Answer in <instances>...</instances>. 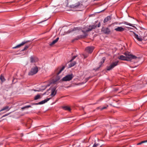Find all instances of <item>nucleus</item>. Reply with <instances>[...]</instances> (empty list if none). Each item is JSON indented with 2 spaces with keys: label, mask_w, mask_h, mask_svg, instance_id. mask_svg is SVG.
Returning a JSON list of instances; mask_svg holds the SVG:
<instances>
[{
  "label": "nucleus",
  "mask_w": 147,
  "mask_h": 147,
  "mask_svg": "<svg viewBox=\"0 0 147 147\" xmlns=\"http://www.w3.org/2000/svg\"><path fill=\"white\" fill-rule=\"evenodd\" d=\"M82 5V4H81L79 2H78L74 4L70 5L69 7L73 8V11H80V8Z\"/></svg>",
  "instance_id": "1"
},
{
  "label": "nucleus",
  "mask_w": 147,
  "mask_h": 147,
  "mask_svg": "<svg viewBox=\"0 0 147 147\" xmlns=\"http://www.w3.org/2000/svg\"><path fill=\"white\" fill-rule=\"evenodd\" d=\"M124 55L126 56V59L129 60L131 59H136L138 58L136 56L130 54L128 52H125L124 53Z\"/></svg>",
  "instance_id": "2"
},
{
  "label": "nucleus",
  "mask_w": 147,
  "mask_h": 147,
  "mask_svg": "<svg viewBox=\"0 0 147 147\" xmlns=\"http://www.w3.org/2000/svg\"><path fill=\"white\" fill-rule=\"evenodd\" d=\"M38 69L37 67L36 66L32 68L28 73L29 75H33L36 74L38 71Z\"/></svg>",
  "instance_id": "3"
},
{
  "label": "nucleus",
  "mask_w": 147,
  "mask_h": 147,
  "mask_svg": "<svg viewBox=\"0 0 147 147\" xmlns=\"http://www.w3.org/2000/svg\"><path fill=\"white\" fill-rule=\"evenodd\" d=\"M73 77L72 74L68 75L63 77L62 79V80L64 81H69L72 79Z\"/></svg>",
  "instance_id": "4"
},
{
  "label": "nucleus",
  "mask_w": 147,
  "mask_h": 147,
  "mask_svg": "<svg viewBox=\"0 0 147 147\" xmlns=\"http://www.w3.org/2000/svg\"><path fill=\"white\" fill-rule=\"evenodd\" d=\"M118 63V61L112 63L109 66L107 67V71H110L115 66L117 65Z\"/></svg>",
  "instance_id": "5"
},
{
  "label": "nucleus",
  "mask_w": 147,
  "mask_h": 147,
  "mask_svg": "<svg viewBox=\"0 0 147 147\" xmlns=\"http://www.w3.org/2000/svg\"><path fill=\"white\" fill-rule=\"evenodd\" d=\"M65 68V66H63L62 67H59L56 69L55 71V74L58 76L63 71Z\"/></svg>",
  "instance_id": "6"
},
{
  "label": "nucleus",
  "mask_w": 147,
  "mask_h": 147,
  "mask_svg": "<svg viewBox=\"0 0 147 147\" xmlns=\"http://www.w3.org/2000/svg\"><path fill=\"white\" fill-rule=\"evenodd\" d=\"M102 31L105 34H109L111 33V31L108 28H103Z\"/></svg>",
  "instance_id": "7"
},
{
  "label": "nucleus",
  "mask_w": 147,
  "mask_h": 147,
  "mask_svg": "<svg viewBox=\"0 0 147 147\" xmlns=\"http://www.w3.org/2000/svg\"><path fill=\"white\" fill-rule=\"evenodd\" d=\"M94 49L93 47H88L85 49L89 53H91Z\"/></svg>",
  "instance_id": "8"
},
{
  "label": "nucleus",
  "mask_w": 147,
  "mask_h": 147,
  "mask_svg": "<svg viewBox=\"0 0 147 147\" xmlns=\"http://www.w3.org/2000/svg\"><path fill=\"white\" fill-rule=\"evenodd\" d=\"M50 98H47V99L41 101L37 103H35L34 104H33L34 105H42L45 103L47 102L48 101H49L50 99Z\"/></svg>",
  "instance_id": "9"
},
{
  "label": "nucleus",
  "mask_w": 147,
  "mask_h": 147,
  "mask_svg": "<svg viewBox=\"0 0 147 147\" xmlns=\"http://www.w3.org/2000/svg\"><path fill=\"white\" fill-rule=\"evenodd\" d=\"M30 62L33 63L35 62L38 61V59L37 57L34 56H31L30 57Z\"/></svg>",
  "instance_id": "10"
},
{
  "label": "nucleus",
  "mask_w": 147,
  "mask_h": 147,
  "mask_svg": "<svg viewBox=\"0 0 147 147\" xmlns=\"http://www.w3.org/2000/svg\"><path fill=\"white\" fill-rule=\"evenodd\" d=\"M56 87H54L51 88V95L52 96H55L56 94Z\"/></svg>",
  "instance_id": "11"
},
{
  "label": "nucleus",
  "mask_w": 147,
  "mask_h": 147,
  "mask_svg": "<svg viewBox=\"0 0 147 147\" xmlns=\"http://www.w3.org/2000/svg\"><path fill=\"white\" fill-rule=\"evenodd\" d=\"M80 28L78 27H76L74 28L73 29L69 30L68 31V33H70L74 31H76L77 32H79V30H80Z\"/></svg>",
  "instance_id": "12"
},
{
  "label": "nucleus",
  "mask_w": 147,
  "mask_h": 147,
  "mask_svg": "<svg viewBox=\"0 0 147 147\" xmlns=\"http://www.w3.org/2000/svg\"><path fill=\"white\" fill-rule=\"evenodd\" d=\"M106 59V58L105 57H103L102 58V61H101L100 62V65L99 66V67L97 68L96 69H94V70H95L96 71V70H97L100 67H101V66H102V64L104 63Z\"/></svg>",
  "instance_id": "13"
},
{
  "label": "nucleus",
  "mask_w": 147,
  "mask_h": 147,
  "mask_svg": "<svg viewBox=\"0 0 147 147\" xmlns=\"http://www.w3.org/2000/svg\"><path fill=\"white\" fill-rule=\"evenodd\" d=\"M97 27L96 25H92L91 26H90L89 28L86 30V32H89L92 29L95 28Z\"/></svg>",
  "instance_id": "14"
},
{
  "label": "nucleus",
  "mask_w": 147,
  "mask_h": 147,
  "mask_svg": "<svg viewBox=\"0 0 147 147\" xmlns=\"http://www.w3.org/2000/svg\"><path fill=\"white\" fill-rule=\"evenodd\" d=\"M82 31L84 33V34L85 35L84 36L81 35L80 36H78L77 37V38H75L74 39V40H78V39H79L80 38H84L85 37H86L87 36V34H86L85 32H84L83 30H82Z\"/></svg>",
  "instance_id": "15"
},
{
  "label": "nucleus",
  "mask_w": 147,
  "mask_h": 147,
  "mask_svg": "<svg viewBox=\"0 0 147 147\" xmlns=\"http://www.w3.org/2000/svg\"><path fill=\"white\" fill-rule=\"evenodd\" d=\"M28 42V41L22 42L20 44L17 45L15 47H13V49H16L17 48L23 46L24 44H26V43L27 42Z\"/></svg>",
  "instance_id": "16"
},
{
  "label": "nucleus",
  "mask_w": 147,
  "mask_h": 147,
  "mask_svg": "<svg viewBox=\"0 0 147 147\" xmlns=\"http://www.w3.org/2000/svg\"><path fill=\"white\" fill-rule=\"evenodd\" d=\"M125 30V28H122V27H118L115 29V30L117 31L121 32Z\"/></svg>",
  "instance_id": "17"
},
{
  "label": "nucleus",
  "mask_w": 147,
  "mask_h": 147,
  "mask_svg": "<svg viewBox=\"0 0 147 147\" xmlns=\"http://www.w3.org/2000/svg\"><path fill=\"white\" fill-rule=\"evenodd\" d=\"M134 34V36L135 38L138 41H141L142 40V37L140 36H139L138 34H136L135 33H133Z\"/></svg>",
  "instance_id": "18"
},
{
  "label": "nucleus",
  "mask_w": 147,
  "mask_h": 147,
  "mask_svg": "<svg viewBox=\"0 0 147 147\" xmlns=\"http://www.w3.org/2000/svg\"><path fill=\"white\" fill-rule=\"evenodd\" d=\"M118 59H119L123 60H129V59H126V57L124 56L123 55H120L119 57H118Z\"/></svg>",
  "instance_id": "19"
},
{
  "label": "nucleus",
  "mask_w": 147,
  "mask_h": 147,
  "mask_svg": "<svg viewBox=\"0 0 147 147\" xmlns=\"http://www.w3.org/2000/svg\"><path fill=\"white\" fill-rule=\"evenodd\" d=\"M59 39V37L57 38L56 39L54 40L51 43L49 44V45L50 46H52L55 44L58 41Z\"/></svg>",
  "instance_id": "20"
},
{
  "label": "nucleus",
  "mask_w": 147,
  "mask_h": 147,
  "mask_svg": "<svg viewBox=\"0 0 147 147\" xmlns=\"http://www.w3.org/2000/svg\"><path fill=\"white\" fill-rule=\"evenodd\" d=\"M111 16H108L104 20L103 22L104 23H105L109 21H110L111 20Z\"/></svg>",
  "instance_id": "21"
},
{
  "label": "nucleus",
  "mask_w": 147,
  "mask_h": 147,
  "mask_svg": "<svg viewBox=\"0 0 147 147\" xmlns=\"http://www.w3.org/2000/svg\"><path fill=\"white\" fill-rule=\"evenodd\" d=\"M10 109H9V107L8 106H6L3 107V108L0 110V112L6 110V111H8Z\"/></svg>",
  "instance_id": "22"
},
{
  "label": "nucleus",
  "mask_w": 147,
  "mask_h": 147,
  "mask_svg": "<svg viewBox=\"0 0 147 147\" xmlns=\"http://www.w3.org/2000/svg\"><path fill=\"white\" fill-rule=\"evenodd\" d=\"M62 108L65 110L70 111L71 109L70 108L67 106H64L62 107Z\"/></svg>",
  "instance_id": "23"
},
{
  "label": "nucleus",
  "mask_w": 147,
  "mask_h": 147,
  "mask_svg": "<svg viewBox=\"0 0 147 147\" xmlns=\"http://www.w3.org/2000/svg\"><path fill=\"white\" fill-rule=\"evenodd\" d=\"M76 64V62L75 61H74L71 62L69 64V67H71L74 65H75Z\"/></svg>",
  "instance_id": "24"
},
{
  "label": "nucleus",
  "mask_w": 147,
  "mask_h": 147,
  "mask_svg": "<svg viewBox=\"0 0 147 147\" xmlns=\"http://www.w3.org/2000/svg\"><path fill=\"white\" fill-rule=\"evenodd\" d=\"M40 98L41 97L40 95L39 94H38L34 97V100H37L39 98Z\"/></svg>",
  "instance_id": "25"
},
{
  "label": "nucleus",
  "mask_w": 147,
  "mask_h": 147,
  "mask_svg": "<svg viewBox=\"0 0 147 147\" xmlns=\"http://www.w3.org/2000/svg\"><path fill=\"white\" fill-rule=\"evenodd\" d=\"M0 79L2 82H3L5 80L4 77L2 75L0 76Z\"/></svg>",
  "instance_id": "26"
},
{
  "label": "nucleus",
  "mask_w": 147,
  "mask_h": 147,
  "mask_svg": "<svg viewBox=\"0 0 147 147\" xmlns=\"http://www.w3.org/2000/svg\"><path fill=\"white\" fill-rule=\"evenodd\" d=\"M31 107V106L30 105H27V106H26L24 107H22V108H21V109L23 110L26 108H28Z\"/></svg>",
  "instance_id": "27"
},
{
  "label": "nucleus",
  "mask_w": 147,
  "mask_h": 147,
  "mask_svg": "<svg viewBox=\"0 0 147 147\" xmlns=\"http://www.w3.org/2000/svg\"><path fill=\"white\" fill-rule=\"evenodd\" d=\"M29 45H27L24 48L22 49V51H23L26 50L29 47Z\"/></svg>",
  "instance_id": "28"
},
{
  "label": "nucleus",
  "mask_w": 147,
  "mask_h": 147,
  "mask_svg": "<svg viewBox=\"0 0 147 147\" xmlns=\"http://www.w3.org/2000/svg\"><path fill=\"white\" fill-rule=\"evenodd\" d=\"M123 23L124 24H125L127 25H128L131 26H133L132 25V24L130 23H128L127 22H123Z\"/></svg>",
  "instance_id": "29"
},
{
  "label": "nucleus",
  "mask_w": 147,
  "mask_h": 147,
  "mask_svg": "<svg viewBox=\"0 0 147 147\" xmlns=\"http://www.w3.org/2000/svg\"><path fill=\"white\" fill-rule=\"evenodd\" d=\"M123 23L124 24H125L127 25H128L131 26H133L132 25V24L130 23H128L127 22H123Z\"/></svg>",
  "instance_id": "30"
},
{
  "label": "nucleus",
  "mask_w": 147,
  "mask_h": 147,
  "mask_svg": "<svg viewBox=\"0 0 147 147\" xmlns=\"http://www.w3.org/2000/svg\"><path fill=\"white\" fill-rule=\"evenodd\" d=\"M78 56L77 55H76L73 57L71 59L70 61V62H72L76 57Z\"/></svg>",
  "instance_id": "31"
},
{
  "label": "nucleus",
  "mask_w": 147,
  "mask_h": 147,
  "mask_svg": "<svg viewBox=\"0 0 147 147\" xmlns=\"http://www.w3.org/2000/svg\"><path fill=\"white\" fill-rule=\"evenodd\" d=\"M146 143V142H145V140H144V141H142L141 142L138 143L137 144V145H141V144H143V143Z\"/></svg>",
  "instance_id": "32"
},
{
  "label": "nucleus",
  "mask_w": 147,
  "mask_h": 147,
  "mask_svg": "<svg viewBox=\"0 0 147 147\" xmlns=\"http://www.w3.org/2000/svg\"><path fill=\"white\" fill-rule=\"evenodd\" d=\"M108 107V106H106V107H102V108H100V109L101 110H103V109H106Z\"/></svg>",
  "instance_id": "33"
},
{
  "label": "nucleus",
  "mask_w": 147,
  "mask_h": 147,
  "mask_svg": "<svg viewBox=\"0 0 147 147\" xmlns=\"http://www.w3.org/2000/svg\"><path fill=\"white\" fill-rule=\"evenodd\" d=\"M96 25H97V27H100V25H101L100 22H99V23H98V25L96 24Z\"/></svg>",
  "instance_id": "34"
},
{
  "label": "nucleus",
  "mask_w": 147,
  "mask_h": 147,
  "mask_svg": "<svg viewBox=\"0 0 147 147\" xmlns=\"http://www.w3.org/2000/svg\"><path fill=\"white\" fill-rule=\"evenodd\" d=\"M10 113H8V114H6L4 115H3L2 117H5V116H7L8 115H9V114Z\"/></svg>",
  "instance_id": "35"
},
{
  "label": "nucleus",
  "mask_w": 147,
  "mask_h": 147,
  "mask_svg": "<svg viewBox=\"0 0 147 147\" xmlns=\"http://www.w3.org/2000/svg\"><path fill=\"white\" fill-rule=\"evenodd\" d=\"M98 145V144H96V143H95L93 146V147H96V146H97Z\"/></svg>",
  "instance_id": "36"
},
{
  "label": "nucleus",
  "mask_w": 147,
  "mask_h": 147,
  "mask_svg": "<svg viewBox=\"0 0 147 147\" xmlns=\"http://www.w3.org/2000/svg\"><path fill=\"white\" fill-rule=\"evenodd\" d=\"M42 87L43 88V90H45L47 88V86H43Z\"/></svg>",
  "instance_id": "37"
},
{
  "label": "nucleus",
  "mask_w": 147,
  "mask_h": 147,
  "mask_svg": "<svg viewBox=\"0 0 147 147\" xmlns=\"http://www.w3.org/2000/svg\"><path fill=\"white\" fill-rule=\"evenodd\" d=\"M21 136H23V134H21Z\"/></svg>",
  "instance_id": "38"
},
{
  "label": "nucleus",
  "mask_w": 147,
  "mask_h": 147,
  "mask_svg": "<svg viewBox=\"0 0 147 147\" xmlns=\"http://www.w3.org/2000/svg\"><path fill=\"white\" fill-rule=\"evenodd\" d=\"M67 5L68 4V0H67Z\"/></svg>",
  "instance_id": "39"
},
{
  "label": "nucleus",
  "mask_w": 147,
  "mask_h": 147,
  "mask_svg": "<svg viewBox=\"0 0 147 147\" xmlns=\"http://www.w3.org/2000/svg\"><path fill=\"white\" fill-rule=\"evenodd\" d=\"M145 142H147V140H145Z\"/></svg>",
  "instance_id": "40"
},
{
  "label": "nucleus",
  "mask_w": 147,
  "mask_h": 147,
  "mask_svg": "<svg viewBox=\"0 0 147 147\" xmlns=\"http://www.w3.org/2000/svg\"><path fill=\"white\" fill-rule=\"evenodd\" d=\"M44 21H43V22H44ZM42 22H43V21L42 22H40L39 23H41Z\"/></svg>",
  "instance_id": "41"
},
{
  "label": "nucleus",
  "mask_w": 147,
  "mask_h": 147,
  "mask_svg": "<svg viewBox=\"0 0 147 147\" xmlns=\"http://www.w3.org/2000/svg\"><path fill=\"white\" fill-rule=\"evenodd\" d=\"M86 58V56H85L84 57V58Z\"/></svg>",
  "instance_id": "42"
},
{
  "label": "nucleus",
  "mask_w": 147,
  "mask_h": 147,
  "mask_svg": "<svg viewBox=\"0 0 147 147\" xmlns=\"http://www.w3.org/2000/svg\"><path fill=\"white\" fill-rule=\"evenodd\" d=\"M97 22V21H96V22Z\"/></svg>",
  "instance_id": "43"
}]
</instances>
